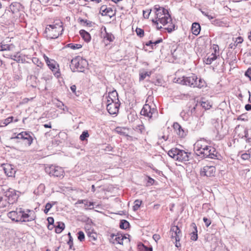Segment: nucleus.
<instances>
[{
	"label": "nucleus",
	"mask_w": 251,
	"mask_h": 251,
	"mask_svg": "<svg viewBox=\"0 0 251 251\" xmlns=\"http://www.w3.org/2000/svg\"><path fill=\"white\" fill-rule=\"evenodd\" d=\"M22 7L21 4L17 2H13L9 6V10L13 13H18Z\"/></svg>",
	"instance_id": "16"
},
{
	"label": "nucleus",
	"mask_w": 251,
	"mask_h": 251,
	"mask_svg": "<svg viewBox=\"0 0 251 251\" xmlns=\"http://www.w3.org/2000/svg\"><path fill=\"white\" fill-rule=\"evenodd\" d=\"M181 127L180 125L177 123H175L173 125V127L176 131L180 128Z\"/></svg>",
	"instance_id": "51"
},
{
	"label": "nucleus",
	"mask_w": 251,
	"mask_h": 251,
	"mask_svg": "<svg viewBox=\"0 0 251 251\" xmlns=\"http://www.w3.org/2000/svg\"><path fill=\"white\" fill-rule=\"evenodd\" d=\"M129 226V223L126 220H122L120 221V227L122 229H126Z\"/></svg>",
	"instance_id": "30"
},
{
	"label": "nucleus",
	"mask_w": 251,
	"mask_h": 251,
	"mask_svg": "<svg viewBox=\"0 0 251 251\" xmlns=\"http://www.w3.org/2000/svg\"><path fill=\"white\" fill-rule=\"evenodd\" d=\"M50 62V63L47 64V65L52 71L55 72L54 75L57 77H58L59 76H60V74L58 71V69L56 67L55 61L54 60H51Z\"/></svg>",
	"instance_id": "17"
},
{
	"label": "nucleus",
	"mask_w": 251,
	"mask_h": 251,
	"mask_svg": "<svg viewBox=\"0 0 251 251\" xmlns=\"http://www.w3.org/2000/svg\"><path fill=\"white\" fill-rule=\"evenodd\" d=\"M25 135H27V132H22L19 133L16 137H13L12 138L24 139L25 136Z\"/></svg>",
	"instance_id": "45"
},
{
	"label": "nucleus",
	"mask_w": 251,
	"mask_h": 251,
	"mask_svg": "<svg viewBox=\"0 0 251 251\" xmlns=\"http://www.w3.org/2000/svg\"><path fill=\"white\" fill-rule=\"evenodd\" d=\"M108 98L111 100V102H120L118 99V94L116 90L109 93Z\"/></svg>",
	"instance_id": "18"
},
{
	"label": "nucleus",
	"mask_w": 251,
	"mask_h": 251,
	"mask_svg": "<svg viewBox=\"0 0 251 251\" xmlns=\"http://www.w3.org/2000/svg\"><path fill=\"white\" fill-rule=\"evenodd\" d=\"M21 208L16 211H10L7 214V216L10 218L13 221L16 222H21Z\"/></svg>",
	"instance_id": "12"
},
{
	"label": "nucleus",
	"mask_w": 251,
	"mask_h": 251,
	"mask_svg": "<svg viewBox=\"0 0 251 251\" xmlns=\"http://www.w3.org/2000/svg\"><path fill=\"white\" fill-rule=\"evenodd\" d=\"M87 235L90 238V241H95L97 239V234L95 232H88L87 233Z\"/></svg>",
	"instance_id": "35"
},
{
	"label": "nucleus",
	"mask_w": 251,
	"mask_h": 251,
	"mask_svg": "<svg viewBox=\"0 0 251 251\" xmlns=\"http://www.w3.org/2000/svg\"><path fill=\"white\" fill-rule=\"evenodd\" d=\"M134 129L141 133H142L145 131V127L143 125H137L134 128Z\"/></svg>",
	"instance_id": "38"
},
{
	"label": "nucleus",
	"mask_w": 251,
	"mask_h": 251,
	"mask_svg": "<svg viewBox=\"0 0 251 251\" xmlns=\"http://www.w3.org/2000/svg\"><path fill=\"white\" fill-rule=\"evenodd\" d=\"M156 112V109L151 108V106L148 104H145L141 111V114L145 116H147L149 118H151L152 115Z\"/></svg>",
	"instance_id": "10"
},
{
	"label": "nucleus",
	"mask_w": 251,
	"mask_h": 251,
	"mask_svg": "<svg viewBox=\"0 0 251 251\" xmlns=\"http://www.w3.org/2000/svg\"><path fill=\"white\" fill-rule=\"evenodd\" d=\"M176 134L181 138L184 137L186 135V132H185L181 127L176 131Z\"/></svg>",
	"instance_id": "32"
},
{
	"label": "nucleus",
	"mask_w": 251,
	"mask_h": 251,
	"mask_svg": "<svg viewBox=\"0 0 251 251\" xmlns=\"http://www.w3.org/2000/svg\"><path fill=\"white\" fill-rule=\"evenodd\" d=\"M198 79L197 76L192 74L189 76H183L182 77L177 78L176 82L180 84L189 86L192 88L197 87L201 88L204 87L206 85L205 81L201 78H199L198 80Z\"/></svg>",
	"instance_id": "3"
},
{
	"label": "nucleus",
	"mask_w": 251,
	"mask_h": 251,
	"mask_svg": "<svg viewBox=\"0 0 251 251\" xmlns=\"http://www.w3.org/2000/svg\"><path fill=\"white\" fill-rule=\"evenodd\" d=\"M45 171L50 176L59 177L64 176V170L61 167L59 166H55L52 165L46 167Z\"/></svg>",
	"instance_id": "7"
},
{
	"label": "nucleus",
	"mask_w": 251,
	"mask_h": 251,
	"mask_svg": "<svg viewBox=\"0 0 251 251\" xmlns=\"http://www.w3.org/2000/svg\"><path fill=\"white\" fill-rule=\"evenodd\" d=\"M243 41V39L241 37H238L236 38V40L234 41L233 43H231L229 45L230 49H235L238 44H241Z\"/></svg>",
	"instance_id": "24"
},
{
	"label": "nucleus",
	"mask_w": 251,
	"mask_h": 251,
	"mask_svg": "<svg viewBox=\"0 0 251 251\" xmlns=\"http://www.w3.org/2000/svg\"><path fill=\"white\" fill-rule=\"evenodd\" d=\"M24 139L27 140V144H28V145H30L32 143L33 138L30 136L29 133H28L27 132V135L25 136Z\"/></svg>",
	"instance_id": "40"
},
{
	"label": "nucleus",
	"mask_w": 251,
	"mask_h": 251,
	"mask_svg": "<svg viewBox=\"0 0 251 251\" xmlns=\"http://www.w3.org/2000/svg\"><path fill=\"white\" fill-rule=\"evenodd\" d=\"M215 167L213 166H206L201 169L200 175L201 176L211 177L215 175Z\"/></svg>",
	"instance_id": "8"
},
{
	"label": "nucleus",
	"mask_w": 251,
	"mask_h": 251,
	"mask_svg": "<svg viewBox=\"0 0 251 251\" xmlns=\"http://www.w3.org/2000/svg\"><path fill=\"white\" fill-rule=\"evenodd\" d=\"M119 102L108 103L107 104V110L110 114H116L119 111Z\"/></svg>",
	"instance_id": "11"
},
{
	"label": "nucleus",
	"mask_w": 251,
	"mask_h": 251,
	"mask_svg": "<svg viewBox=\"0 0 251 251\" xmlns=\"http://www.w3.org/2000/svg\"><path fill=\"white\" fill-rule=\"evenodd\" d=\"M32 62L37 65V68L36 69L37 70V73H39L40 69L42 68L44 66V64L36 57L32 59Z\"/></svg>",
	"instance_id": "25"
},
{
	"label": "nucleus",
	"mask_w": 251,
	"mask_h": 251,
	"mask_svg": "<svg viewBox=\"0 0 251 251\" xmlns=\"http://www.w3.org/2000/svg\"><path fill=\"white\" fill-rule=\"evenodd\" d=\"M191 31L193 34L198 35L201 31V26L198 23H193L191 27Z\"/></svg>",
	"instance_id": "19"
},
{
	"label": "nucleus",
	"mask_w": 251,
	"mask_h": 251,
	"mask_svg": "<svg viewBox=\"0 0 251 251\" xmlns=\"http://www.w3.org/2000/svg\"><path fill=\"white\" fill-rule=\"evenodd\" d=\"M89 136V133L87 131H83L82 134L80 136V139L81 141H84L86 140V138L88 137Z\"/></svg>",
	"instance_id": "41"
},
{
	"label": "nucleus",
	"mask_w": 251,
	"mask_h": 251,
	"mask_svg": "<svg viewBox=\"0 0 251 251\" xmlns=\"http://www.w3.org/2000/svg\"><path fill=\"white\" fill-rule=\"evenodd\" d=\"M152 22L156 25V28L157 29H160L161 28H162V26H159L158 24V21H157V20H155V19H152Z\"/></svg>",
	"instance_id": "53"
},
{
	"label": "nucleus",
	"mask_w": 251,
	"mask_h": 251,
	"mask_svg": "<svg viewBox=\"0 0 251 251\" xmlns=\"http://www.w3.org/2000/svg\"><path fill=\"white\" fill-rule=\"evenodd\" d=\"M44 58L45 59V60L47 64L50 63V61H51V60H50L48 56H47L45 55H44Z\"/></svg>",
	"instance_id": "59"
},
{
	"label": "nucleus",
	"mask_w": 251,
	"mask_h": 251,
	"mask_svg": "<svg viewBox=\"0 0 251 251\" xmlns=\"http://www.w3.org/2000/svg\"><path fill=\"white\" fill-rule=\"evenodd\" d=\"M63 30L62 22L56 20L53 24L47 26L44 32V36L48 39H56L62 34Z\"/></svg>",
	"instance_id": "4"
},
{
	"label": "nucleus",
	"mask_w": 251,
	"mask_h": 251,
	"mask_svg": "<svg viewBox=\"0 0 251 251\" xmlns=\"http://www.w3.org/2000/svg\"><path fill=\"white\" fill-rule=\"evenodd\" d=\"M47 220L50 225H53L54 223V219L52 217H48Z\"/></svg>",
	"instance_id": "54"
},
{
	"label": "nucleus",
	"mask_w": 251,
	"mask_h": 251,
	"mask_svg": "<svg viewBox=\"0 0 251 251\" xmlns=\"http://www.w3.org/2000/svg\"><path fill=\"white\" fill-rule=\"evenodd\" d=\"M202 14L207 17L209 20H212L215 18V15L214 14H209V12L201 11Z\"/></svg>",
	"instance_id": "39"
},
{
	"label": "nucleus",
	"mask_w": 251,
	"mask_h": 251,
	"mask_svg": "<svg viewBox=\"0 0 251 251\" xmlns=\"http://www.w3.org/2000/svg\"><path fill=\"white\" fill-rule=\"evenodd\" d=\"M144 247L145 248L146 251H152V249L151 247L148 248V247H145L144 246Z\"/></svg>",
	"instance_id": "64"
},
{
	"label": "nucleus",
	"mask_w": 251,
	"mask_h": 251,
	"mask_svg": "<svg viewBox=\"0 0 251 251\" xmlns=\"http://www.w3.org/2000/svg\"><path fill=\"white\" fill-rule=\"evenodd\" d=\"M73 237H70V239H69L68 242V244L69 245V249H73ZM73 250H74L75 249H73Z\"/></svg>",
	"instance_id": "50"
},
{
	"label": "nucleus",
	"mask_w": 251,
	"mask_h": 251,
	"mask_svg": "<svg viewBox=\"0 0 251 251\" xmlns=\"http://www.w3.org/2000/svg\"><path fill=\"white\" fill-rule=\"evenodd\" d=\"M13 119V117L11 116L3 120H1L0 121V127H4L6 126L7 125H8L9 123L12 122Z\"/></svg>",
	"instance_id": "27"
},
{
	"label": "nucleus",
	"mask_w": 251,
	"mask_h": 251,
	"mask_svg": "<svg viewBox=\"0 0 251 251\" xmlns=\"http://www.w3.org/2000/svg\"><path fill=\"white\" fill-rule=\"evenodd\" d=\"M5 197L7 198L8 203L9 205L16 201L19 196L16 194L15 190L10 189L5 192Z\"/></svg>",
	"instance_id": "9"
},
{
	"label": "nucleus",
	"mask_w": 251,
	"mask_h": 251,
	"mask_svg": "<svg viewBox=\"0 0 251 251\" xmlns=\"http://www.w3.org/2000/svg\"><path fill=\"white\" fill-rule=\"evenodd\" d=\"M168 154L169 156L174 158L176 160L181 162H185L189 160V155H190V153H188L185 151L179 150L177 148H173L169 151Z\"/></svg>",
	"instance_id": "6"
},
{
	"label": "nucleus",
	"mask_w": 251,
	"mask_h": 251,
	"mask_svg": "<svg viewBox=\"0 0 251 251\" xmlns=\"http://www.w3.org/2000/svg\"><path fill=\"white\" fill-rule=\"evenodd\" d=\"M55 202H54L52 204L50 202H48L45 206V209L44 210V212L45 214H47L49 210L51 209L52 206L55 204Z\"/></svg>",
	"instance_id": "37"
},
{
	"label": "nucleus",
	"mask_w": 251,
	"mask_h": 251,
	"mask_svg": "<svg viewBox=\"0 0 251 251\" xmlns=\"http://www.w3.org/2000/svg\"><path fill=\"white\" fill-rule=\"evenodd\" d=\"M151 75V72H148L146 71L140 72L139 73V80L140 81L143 80L147 76H150Z\"/></svg>",
	"instance_id": "29"
},
{
	"label": "nucleus",
	"mask_w": 251,
	"mask_h": 251,
	"mask_svg": "<svg viewBox=\"0 0 251 251\" xmlns=\"http://www.w3.org/2000/svg\"><path fill=\"white\" fill-rule=\"evenodd\" d=\"M100 13L102 16H108L110 17H112L115 14V12L111 8H107L105 5L100 7Z\"/></svg>",
	"instance_id": "14"
},
{
	"label": "nucleus",
	"mask_w": 251,
	"mask_h": 251,
	"mask_svg": "<svg viewBox=\"0 0 251 251\" xmlns=\"http://www.w3.org/2000/svg\"><path fill=\"white\" fill-rule=\"evenodd\" d=\"M56 233H60L65 228V224L62 222H57L54 226Z\"/></svg>",
	"instance_id": "22"
},
{
	"label": "nucleus",
	"mask_w": 251,
	"mask_h": 251,
	"mask_svg": "<svg viewBox=\"0 0 251 251\" xmlns=\"http://www.w3.org/2000/svg\"><path fill=\"white\" fill-rule=\"evenodd\" d=\"M203 221L205 223V225L206 226V227H208L211 223L210 219H208L206 217H204L203 218Z\"/></svg>",
	"instance_id": "49"
},
{
	"label": "nucleus",
	"mask_w": 251,
	"mask_h": 251,
	"mask_svg": "<svg viewBox=\"0 0 251 251\" xmlns=\"http://www.w3.org/2000/svg\"><path fill=\"white\" fill-rule=\"evenodd\" d=\"M146 45L147 46H151L152 49H154L153 42L152 41H149V42H147L146 43Z\"/></svg>",
	"instance_id": "58"
},
{
	"label": "nucleus",
	"mask_w": 251,
	"mask_h": 251,
	"mask_svg": "<svg viewBox=\"0 0 251 251\" xmlns=\"http://www.w3.org/2000/svg\"><path fill=\"white\" fill-rule=\"evenodd\" d=\"M192 226L194 228L195 230L193 231L192 233V235H191V239L193 241H196L198 239L197 226L194 223L192 224Z\"/></svg>",
	"instance_id": "28"
},
{
	"label": "nucleus",
	"mask_w": 251,
	"mask_h": 251,
	"mask_svg": "<svg viewBox=\"0 0 251 251\" xmlns=\"http://www.w3.org/2000/svg\"><path fill=\"white\" fill-rule=\"evenodd\" d=\"M82 203H83L85 206L89 207L90 209L93 208V207H91L94 206V203L93 202L89 201L86 200H83Z\"/></svg>",
	"instance_id": "34"
},
{
	"label": "nucleus",
	"mask_w": 251,
	"mask_h": 251,
	"mask_svg": "<svg viewBox=\"0 0 251 251\" xmlns=\"http://www.w3.org/2000/svg\"><path fill=\"white\" fill-rule=\"evenodd\" d=\"M194 150L197 155L203 158L215 159L217 157L216 149L211 146L202 145V141H199L196 143Z\"/></svg>",
	"instance_id": "2"
},
{
	"label": "nucleus",
	"mask_w": 251,
	"mask_h": 251,
	"mask_svg": "<svg viewBox=\"0 0 251 251\" xmlns=\"http://www.w3.org/2000/svg\"><path fill=\"white\" fill-rule=\"evenodd\" d=\"M162 41H163L162 39V38H159L158 40H157L156 41H155L154 42H153V47L155 46L156 45L162 42Z\"/></svg>",
	"instance_id": "57"
},
{
	"label": "nucleus",
	"mask_w": 251,
	"mask_h": 251,
	"mask_svg": "<svg viewBox=\"0 0 251 251\" xmlns=\"http://www.w3.org/2000/svg\"><path fill=\"white\" fill-rule=\"evenodd\" d=\"M110 236V242L113 244H115V242H116L119 244H123V240L124 239H127V238L125 236H123L122 235H115L114 234H112Z\"/></svg>",
	"instance_id": "15"
},
{
	"label": "nucleus",
	"mask_w": 251,
	"mask_h": 251,
	"mask_svg": "<svg viewBox=\"0 0 251 251\" xmlns=\"http://www.w3.org/2000/svg\"><path fill=\"white\" fill-rule=\"evenodd\" d=\"M70 88H71V90L72 91V92L73 93H74L76 95V86L75 85H73L71 86Z\"/></svg>",
	"instance_id": "56"
},
{
	"label": "nucleus",
	"mask_w": 251,
	"mask_h": 251,
	"mask_svg": "<svg viewBox=\"0 0 251 251\" xmlns=\"http://www.w3.org/2000/svg\"><path fill=\"white\" fill-rule=\"evenodd\" d=\"M122 129L120 127H117L116 128V131L117 132L120 133L121 134L123 133V132L122 131Z\"/></svg>",
	"instance_id": "63"
},
{
	"label": "nucleus",
	"mask_w": 251,
	"mask_h": 251,
	"mask_svg": "<svg viewBox=\"0 0 251 251\" xmlns=\"http://www.w3.org/2000/svg\"><path fill=\"white\" fill-rule=\"evenodd\" d=\"M152 238L156 242H157L160 239V236L159 234H155L153 235Z\"/></svg>",
	"instance_id": "55"
},
{
	"label": "nucleus",
	"mask_w": 251,
	"mask_h": 251,
	"mask_svg": "<svg viewBox=\"0 0 251 251\" xmlns=\"http://www.w3.org/2000/svg\"><path fill=\"white\" fill-rule=\"evenodd\" d=\"M245 109L247 111H250L251 110V104H247L245 105Z\"/></svg>",
	"instance_id": "60"
},
{
	"label": "nucleus",
	"mask_w": 251,
	"mask_h": 251,
	"mask_svg": "<svg viewBox=\"0 0 251 251\" xmlns=\"http://www.w3.org/2000/svg\"><path fill=\"white\" fill-rule=\"evenodd\" d=\"M203 100L204 99H202V100L201 102V106L205 109H209L211 107L210 102L207 100L203 101Z\"/></svg>",
	"instance_id": "31"
},
{
	"label": "nucleus",
	"mask_w": 251,
	"mask_h": 251,
	"mask_svg": "<svg viewBox=\"0 0 251 251\" xmlns=\"http://www.w3.org/2000/svg\"><path fill=\"white\" fill-rule=\"evenodd\" d=\"M57 106L58 107L62 109V106H64V104L62 102L59 101L58 103L57 104Z\"/></svg>",
	"instance_id": "61"
},
{
	"label": "nucleus",
	"mask_w": 251,
	"mask_h": 251,
	"mask_svg": "<svg viewBox=\"0 0 251 251\" xmlns=\"http://www.w3.org/2000/svg\"><path fill=\"white\" fill-rule=\"evenodd\" d=\"M43 126L45 128H51V123H50L49 124H44L43 125Z\"/></svg>",
	"instance_id": "62"
},
{
	"label": "nucleus",
	"mask_w": 251,
	"mask_h": 251,
	"mask_svg": "<svg viewBox=\"0 0 251 251\" xmlns=\"http://www.w3.org/2000/svg\"><path fill=\"white\" fill-rule=\"evenodd\" d=\"M7 204H9L6 200H3L1 198H0V207H5Z\"/></svg>",
	"instance_id": "47"
},
{
	"label": "nucleus",
	"mask_w": 251,
	"mask_h": 251,
	"mask_svg": "<svg viewBox=\"0 0 251 251\" xmlns=\"http://www.w3.org/2000/svg\"><path fill=\"white\" fill-rule=\"evenodd\" d=\"M155 10V19L163 25L169 24L165 29L169 33L175 29V25L172 23V18L167 9L160 7L159 5H156L153 8Z\"/></svg>",
	"instance_id": "1"
},
{
	"label": "nucleus",
	"mask_w": 251,
	"mask_h": 251,
	"mask_svg": "<svg viewBox=\"0 0 251 251\" xmlns=\"http://www.w3.org/2000/svg\"><path fill=\"white\" fill-rule=\"evenodd\" d=\"M179 232V227L178 226H172L170 230V233H171V237L172 238H175L176 240V246L178 247L180 246V244L178 243L179 241V238L178 237V235H177V233Z\"/></svg>",
	"instance_id": "13"
},
{
	"label": "nucleus",
	"mask_w": 251,
	"mask_h": 251,
	"mask_svg": "<svg viewBox=\"0 0 251 251\" xmlns=\"http://www.w3.org/2000/svg\"><path fill=\"white\" fill-rule=\"evenodd\" d=\"M67 46L73 50L78 49L82 47L80 44H73L72 43L68 44Z\"/></svg>",
	"instance_id": "42"
},
{
	"label": "nucleus",
	"mask_w": 251,
	"mask_h": 251,
	"mask_svg": "<svg viewBox=\"0 0 251 251\" xmlns=\"http://www.w3.org/2000/svg\"><path fill=\"white\" fill-rule=\"evenodd\" d=\"M88 66L86 60L82 57L77 56L73 58L70 65V68L73 72H84L85 68Z\"/></svg>",
	"instance_id": "5"
},
{
	"label": "nucleus",
	"mask_w": 251,
	"mask_h": 251,
	"mask_svg": "<svg viewBox=\"0 0 251 251\" xmlns=\"http://www.w3.org/2000/svg\"><path fill=\"white\" fill-rule=\"evenodd\" d=\"M251 157V154L249 153H244L241 155V158L243 160H248Z\"/></svg>",
	"instance_id": "48"
},
{
	"label": "nucleus",
	"mask_w": 251,
	"mask_h": 251,
	"mask_svg": "<svg viewBox=\"0 0 251 251\" xmlns=\"http://www.w3.org/2000/svg\"><path fill=\"white\" fill-rule=\"evenodd\" d=\"M78 21L80 24H86V25L88 26H91L92 25V22H91L90 21H88L87 20H84V19H82L79 18L78 19Z\"/></svg>",
	"instance_id": "33"
},
{
	"label": "nucleus",
	"mask_w": 251,
	"mask_h": 251,
	"mask_svg": "<svg viewBox=\"0 0 251 251\" xmlns=\"http://www.w3.org/2000/svg\"><path fill=\"white\" fill-rule=\"evenodd\" d=\"M77 234H78V236H77L78 239L80 242H82V241H83L85 238V235H84L83 232L82 231H79L77 233Z\"/></svg>",
	"instance_id": "46"
},
{
	"label": "nucleus",
	"mask_w": 251,
	"mask_h": 251,
	"mask_svg": "<svg viewBox=\"0 0 251 251\" xmlns=\"http://www.w3.org/2000/svg\"><path fill=\"white\" fill-rule=\"evenodd\" d=\"M142 203V201L139 200H136L134 201V205L133 207V209L134 211L137 210L140 207V206L141 204Z\"/></svg>",
	"instance_id": "36"
},
{
	"label": "nucleus",
	"mask_w": 251,
	"mask_h": 251,
	"mask_svg": "<svg viewBox=\"0 0 251 251\" xmlns=\"http://www.w3.org/2000/svg\"><path fill=\"white\" fill-rule=\"evenodd\" d=\"M4 171L6 175L8 176H14L16 171L10 165H7L4 168Z\"/></svg>",
	"instance_id": "20"
},
{
	"label": "nucleus",
	"mask_w": 251,
	"mask_h": 251,
	"mask_svg": "<svg viewBox=\"0 0 251 251\" xmlns=\"http://www.w3.org/2000/svg\"><path fill=\"white\" fill-rule=\"evenodd\" d=\"M79 34L85 41L89 42L91 40V36L90 34L85 30H80L79 31Z\"/></svg>",
	"instance_id": "21"
},
{
	"label": "nucleus",
	"mask_w": 251,
	"mask_h": 251,
	"mask_svg": "<svg viewBox=\"0 0 251 251\" xmlns=\"http://www.w3.org/2000/svg\"><path fill=\"white\" fill-rule=\"evenodd\" d=\"M136 32L137 35L140 37H142L144 35V31L140 28H136Z\"/></svg>",
	"instance_id": "43"
},
{
	"label": "nucleus",
	"mask_w": 251,
	"mask_h": 251,
	"mask_svg": "<svg viewBox=\"0 0 251 251\" xmlns=\"http://www.w3.org/2000/svg\"><path fill=\"white\" fill-rule=\"evenodd\" d=\"M9 47L6 45L0 46V51L6 50H9Z\"/></svg>",
	"instance_id": "52"
},
{
	"label": "nucleus",
	"mask_w": 251,
	"mask_h": 251,
	"mask_svg": "<svg viewBox=\"0 0 251 251\" xmlns=\"http://www.w3.org/2000/svg\"><path fill=\"white\" fill-rule=\"evenodd\" d=\"M104 38L109 42H111L113 41V39H114V37L112 34L108 33L106 32V35L104 36Z\"/></svg>",
	"instance_id": "44"
},
{
	"label": "nucleus",
	"mask_w": 251,
	"mask_h": 251,
	"mask_svg": "<svg viewBox=\"0 0 251 251\" xmlns=\"http://www.w3.org/2000/svg\"><path fill=\"white\" fill-rule=\"evenodd\" d=\"M217 58V56L216 53H212L207 58H206L204 60V62L205 64L207 65H210L212 63V62L216 60Z\"/></svg>",
	"instance_id": "26"
},
{
	"label": "nucleus",
	"mask_w": 251,
	"mask_h": 251,
	"mask_svg": "<svg viewBox=\"0 0 251 251\" xmlns=\"http://www.w3.org/2000/svg\"><path fill=\"white\" fill-rule=\"evenodd\" d=\"M21 222H25L26 221L29 222L32 221L34 220V218L31 217L29 219H27V220H25L26 218H27L29 217V215L25 213L24 211L21 209Z\"/></svg>",
	"instance_id": "23"
}]
</instances>
